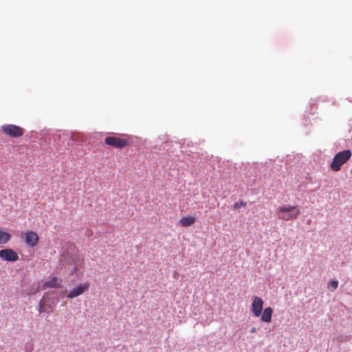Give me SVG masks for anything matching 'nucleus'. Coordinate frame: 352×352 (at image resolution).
<instances>
[{
	"instance_id": "nucleus-15",
	"label": "nucleus",
	"mask_w": 352,
	"mask_h": 352,
	"mask_svg": "<svg viewBox=\"0 0 352 352\" xmlns=\"http://www.w3.org/2000/svg\"><path fill=\"white\" fill-rule=\"evenodd\" d=\"M329 286L333 290H335L338 287V280H331L329 283Z\"/></svg>"
},
{
	"instance_id": "nucleus-6",
	"label": "nucleus",
	"mask_w": 352,
	"mask_h": 352,
	"mask_svg": "<svg viewBox=\"0 0 352 352\" xmlns=\"http://www.w3.org/2000/svg\"><path fill=\"white\" fill-rule=\"evenodd\" d=\"M264 302L263 299L258 296H254L252 298V312L256 317L259 316L263 309Z\"/></svg>"
},
{
	"instance_id": "nucleus-12",
	"label": "nucleus",
	"mask_w": 352,
	"mask_h": 352,
	"mask_svg": "<svg viewBox=\"0 0 352 352\" xmlns=\"http://www.w3.org/2000/svg\"><path fill=\"white\" fill-rule=\"evenodd\" d=\"M273 310L271 307H267L264 309L261 316V320L264 322L269 323L272 321Z\"/></svg>"
},
{
	"instance_id": "nucleus-8",
	"label": "nucleus",
	"mask_w": 352,
	"mask_h": 352,
	"mask_svg": "<svg viewBox=\"0 0 352 352\" xmlns=\"http://www.w3.org/2000/svg\"><path fill=\"white\" fill-rule=\"evenodd\" d=\"M0 258L3 261L14 262L19 260L17 253L12 249H3L0 250Z\"/></svg>"
},
{
	"instance_id": "nucleus-10",
	"label": "nucleus",
	"mask_w": 352,
	"mask_h": 352,
	"mask_svg": "<svg viewBox=\"0 0 352 352\" xmlns=\"http://www.w3.org/2000/svg\"><path fill=\"white\" fill-rule=\"evenodd\" d=\"M197 221V218L193 216L184 217L179 220V225L184 228L192 226Z\"/></svg>"
},
{
	"instance_id": "nucleus-2",
	"label": "nucleus",
	"mask_w": 352,
	"mask_h": 352,
	"mask_svg": "<svg viewBox=\"0 0 352 352\" xmlns=\"http://www.w3.org/2000/svg\"><path fill=\"white\" fill-rule=\"evenodd\" d=\"M276 213L279 219L288 221L296 219L300 214V211L296 206H283L277 208Z\"/></svg>"
},
{
	"instance_id": "nucleus-3",
	"label": "nucleus",
	"mask_w": 352,
	"mask_h": 352,
	"mask_svg": "<svg viewBox=\"0 0 352 352\" xmlns=\"http://www.w3.org/2000/svg\"><path fill=\"white\" fill-rule=\"evenodd\" d=\"M352 153L350 150H344L338 153L333 158L330 164V168L334 172L341 170L343 164L346 163L351 157Z\"/></svg>"
},
{
	"instance_id": "nucleus-5",
	"label": "nucleus",
	"mask_w": 352,
	"mask_h": 352,
	"mask_svg": "<svg viewBox=\"0 0 352 352\" xmlns=\"http://www.w3.org/2000/svg\"><path fill=\"white\" fill-rule=\"evenodd\" d=\"M3 132L12 138H20L23 135L24 129L14 124H4L1 126Z\"/></svg>"
},
{
	"instance_id": "nucleus-9",
	"label": "nucleus",
	"mask_w": 352,
	"mask_h": 352,
	"mask_svg": "<svg viewBox=\"0 0 352 352\" xmlns=\"http://www.w3.org/2000/svg\"><path fill=\"white\" fill-rule=\"evenodd\" d=\"M89 285L88 283L80 284L78 286L73 288L72 291L67 294L68 298H74L89 289Z\"/></svg>"
},
{
	"instance_id": "nucleus-4",
	"label": "nucleus",
	"mask_w": 352,
	"mask_h": 352,
	"mask_svg": "<svg viewBox=\"0 0 352 352\" xmlns=\"http://www.w3.org/2000/svg\"><path fill=\"white\" fill-rule=\"evenodd\" d=\"M105 144L116 148H123L128 146L129 138L126 135H122L121 137L107 136L104 138Z\"/></svg>"
},
{
	"instance_id": "nucleus-16",
	"label": "nucleus",
	"mask_w": 352,
	"mask_h": 352,
	"mask_svg": "<svg viewBox=\"0 0 352 352\" xmlns=\"http://www.w3.org/2000/svg\"><path fill=\"white\" fill-rule=\"evenodd\" d=\"M245 206V204L243 203V201H241V202H236L234 204V208H240L241 206Z\"/></svg>"
},
{
	"instance_id": "nucleus-14",
	"label": "nucleus",
	"mask_w": 352,
	"mask_h": 352,
	"mask_svg": "<svg viewBox=\"0 0 352 352\" xmlns=\"http://www.w3.org/2000/svg\"><path fill=\"white\" fill-rule=\"evenodd\" d=\"M11 239V234L7 232L0 230V245L6 244Z\"/></svg>"
},
{
	"instance_id": "nucleus-13",
	"label": "nucleus",
	"mask_w": 352,
	"mask_h": 352,
	"mask_svg": "<svg viewBox=\"0 0 352 352\" xmlns=\"http://www.w3.org/2000/svg\"><path fill=\"white\" fill-rule=\"evenodd\" d=\"M52 310V307L50 305H47L45 301V299L43 298L39 301V309L38 311L40 314L43 312H50Z\"/></svg>"
},
{
	"instance_id": "nucleus-11",
	"label": "nucleus",
	"mask_w": 352,
	"mask_h": 352,
	"mask_svg": "<svg viewBox=\"0 0 352 352\" xmlns=\"http://www.w3.org/2000/svg\"><path fill=\"white\" fill-rule=\"evenodd\" d=\"M61 281L56 277H53L48 281H46L43 285V289H46L47 288H57L60 286Z\"/></svg>"
},
{
	"instance_id": "nucleus-1",
	"label": "nucleus",
	"mask_w": 352,
	"mask_h": 352,
	"mask_svg": "<svg viewBox=\"0 0 352 352\" xmlns=\"http://www.w3.org/2000/svg\"><path fill=\"white\" fill-rule=\"evenodd\" d=\"M63 258L62 265L69 272L71 275L76 273L78 270L83 266V258L77 252L71 256H69L68 254H65Z\"/></svg>"
},
{
	"instance_id": "nucleus-17",
	"label": "nucleus",
	"mask_w": 352,
	"mask_h": 352,
	"mask_svg": "<svg viewBox=\"0 0 352 352\" xmlns=\"http://www.w3.org/2000/svg\"><path fill=\"white\" fill-rule=\"evenodd\" d=\"M256 327H252V328L250 329V332L251 333H254V332L256 331Z\"/></svg>"
},
{
	"instance_id": "nucleus-7",
	"label": "nucleus",
	"mask_w": 352,
	"mask_h": 352,
	"mask_svg": "<svg viewBox=\"0 0 352 352\" xmlns=\"http://www.w3.org/2000/svg\"><path fill=\"white\" fill-rule=\"evenodd\" d=\"M38 241L39 237L35 232L28 231L24 234V241L28 247L34 248L36 246Z\"/></svg>"
}]
</instances>
